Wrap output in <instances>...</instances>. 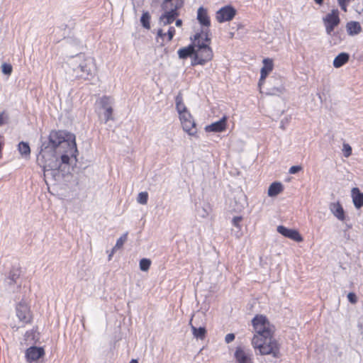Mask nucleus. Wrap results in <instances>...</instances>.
Segmentation results:
<instances>
[{
    "mask_svg": "<svg viewBox=\"0 0 363 363\" xmlns=\"http://www.w3.org/2000/svg\"><path fill=\"white\" fill-rule=\"evenodd\" d=\"M351 195L355 208H361L363 206V193L357 187H354L351 191Z\"/></svg>",
    "mask_w": 363,
    "mask_h": 363,
    "instance_id": "nucleus-17",
    "label": "nucleus"
},
{
    "mask_svg": "<svg viewBox=\"0 0 363 363\" xmlns=\"http://www.w3.org/2000/svg\"><path fill=\"white\" fill-rule=\"evenodd\" d=\"M5 283L9 286H11L13 284H16L13 281H11L9 277L5 279Z\"/></svg>",
    "mask_w": 363,
    "mask_h": 363,
    "instance_id": "nucleus-42",
    "label": "nucleus"
},
{
    "mask_svg": "<svg viewBox=\"0 0 363 363\" xmlns=\"http://www.w3.org/2000/svg\"><path fill=\"white\" fill-rule=\"evenodd\" d=\"M148 194L146 191H143L138 194L137 201L140 204L145 205L147 203Z\"/></svg>",
    "mask_w": 363,
    "mask_h": 363,
    "instance_id": "nucleus-30",
    "label": "nucleus"
},
{
    "mask_svg": "<svg viewBox=\"0 0 363 363\" xmlns=\"http://www.w3.org/2000/svg\"><path fill=\"white\" fill-rule=\"evenodd\" d=\"M301 169L300 166H292L290 167L289 172L290 174H296Z\"/></svg>",
    "mask_w": 363,
    "mask_h": 363,
    "instance_id": "nucleus-40",
    "label": "nucleus"
},
{
    "mask_svg": "<svg viewBox=\"0 0 363 363\" xmlns=\"http://www.w3.org/2000/svg\"><path fill=\"white\" fill-rule=\"evenodd\" d=\"M150 16L148 12H144L141 16L140 22L143 26L147 29L150 28Z\"/></svg>",
    "mask_w": 363,
    "mask_h": 363,
    "instance_id": "nucleus-28",
    "label": "nucleus"
},
{
    "mask_svg": "<svg viewBox=\"0 0 363 363\" xmlns=\"http://www.w3.org/2000/svg\"><path fill=\"white\" fill-rule=\"evenodd\" d=\"M323 23L325 27L326 33L329 35L336 36L337 33H333L334 28L340 23L339 11L333 9L331 13H328L323 18Z\"/></svg>",
    "mask_w": 363,
    "mask_h": 363,
    "instance_id": "nucleus-6",
    "label": "nucleus"
},
{
    "mask_svg": "<svg viewBox=\"0 0 363 363\" xmlns=\"http://www.w3.org/2000/svg\"><path fill=\"white\" fill-rule=\"evenodd\" d=\"M347 32L350 35H354L359 34L362 28L359 22L357 21H350L348 22L346 25Z\"/></svg>",
    "mask_w": 363,
    "mask_h": 363,
    "instance_id": "nucleus-20",
    "label": "nucleus"
},
{
    "mask_svg": "<svg viewBox=\"0 0 363 363\" xmlns=\"http://www.w3.org/2000/svg\"><path fill=\"white\" fill-rule=\"evenodd\" d=\"M129 363H138V360L136 359H132Z\"/></svg>",
    "mask_w": 363,
    "mask_h": 363,
    "instance_id": "nucleus-47",
    "label": "nucleus"
},
{
    "mask_svg": "<svg viewBox=\"0 0 363 363\" xmlns=\"http://www.w3.org/2000/svg\"><path fill=\"white\" fill-rule=\"evenodd\" d=\"M235 357L238 363H254L252 354L243 348L238 347L235 352Z\"/></svg>",
    "mask_w": 363,
    "mask_h": 363,
    "instance_id": "nucleus-11",
    "label": "nucleus"
},
{
    "mask_svg": "<svg viewBox=\"0 0 363 363\" xmlns=\"http://www.w3.org/2000/svg\"><path fill=\"white\" fill-rule=\"evenodd\" d=\"M100 106L104 111L107 110L108 108H112V105L113 103V100L108 96H103L100 99L99 101Z\"/></svg>",
    "mask_w": 363,
    "mask_h": 363,
    "instance_id": "nucleus-26",
    "label": "nucleus"
},
{
    "mask_svg": "<svg viewBox=\"0 0 363 363\" xmlns=\"http://www.w3.org/2000/svg\"><path fill=\"white\" fill-rule=\"evenodd\" d=\"M191 322L192 319H191L189 325L191 326L193 335L197 339L203 340L206 336V328L204 327H199V328H197L196 327L192 325Z\"/></svg>",
    "mask_w": 363,
    "mask_h": 363,
    "instance_id": "nucleus-23",
    "label": "nucleus"
},
{
    "mask_svg": "<svg viewBox=\"0 0 363 363\" xmlns=\"http://www.w3.org/2000/svg\"><path fill=\"white\" fill-rule=\"evenodd\" d=\"M176 0H164L162 4V8L167 9L168 5H175Z\"/></svg>",
    "mask_w": 363,
    "mask_h": 363,
    "instance_id": "nucleus-37",
    "label": "nucleus"
},
{
    "mask_svg": "<svg viewBox=\"0 0 363 363\" xmlns=\"http://www.w3.org/2000/svg\"><path fill=\"white\" fill-rule=\"evenodd\" d=\"M77 152L74 135L62 130H52L48 140L42 142L37 156V162L43 167L45 182L60 180L61 164H69L70 157H76Z\"/></svg>",
    "mask_w": 363,
    "mask_h": 363,
    "instance_id": "nucleus-1",
    "label": "nucleus"
},
{
    "mask_svg": "<svg viewBox=\"0 0 363 363\" xmlns=\"http://www.w3.org/2000/svg\"><path fill=\"white\" fill-rule=\"evenodd\" d=\"M236 9L230 5L220 8L216 13V18L219 23L231 21L236 15Z\"/></svg>",
    "mask_w": 363,
    "mask_h": 363,
    "instance_id": "nucleus-7",
    "label": "nucleus"
},
{
    "mask_svg": "<svg viewBox=\"0 0 363 363\" xmlns=\"http://www.w3.org/2000/svg\"><path fill=\"white\" fill-rule=\"evenodd\" d=\"M183 4V0H176L175 5H168L167 9L162 8L164 13L160 18V25L167 26L172 23L179 16L177 11L182 7Z\"/></svg>",
    "mask_w": 363,
    "mask_h": 363,
    "instance_id": "nucleus-5",
    "label": "nucleus"
},
{
    "mask_svg": "<svg viewBox=\"0 0 363 363\" xmlns=\"http://www.w3.org/2000/svg\"><path fill=\"white\" fill-rule=\"evenodd\" d=\"M277 81L276 85L267 88L266 94L267 95H279L284 91V87L281 84V80L280 77H273Z\"/></svg>",
    "mask_w": 363,
    "mask_h": 363,
    "instance_id": "nucleus-18",
    "label": "nucleus"
},
{
    "mask_svg": "<svg viewBox=\"0 0 363 363\" xmlns=\"http://www.w3.org/2000/svg\"><path fill=\"white\" fill-rule=\"evenodd\" d=\"M20 276L19 271L18 269L13 270L9 273V276L8 277L11 281H13L15 283H17V280L18 279Z\"/></svg>",
    "mask_w": 363,
    "mask_h": 363,
    "instance_id": "nucleus-33",
    "label": "nucleus"
},
{
    "mask_svg": "<svg viewBox=\"0 0 363 363\" xmlns=\"http://www.w3.org/2000/svg\"><path fill=\"white\" fill-rule=\"evenodd\" d=\"M343 150H344V155L346 157H348L352 154V148H351L350 145L348 144L343 145Z\"/></svg>",
    "mask_w": 363,
    "mask_h": 363,
    "instance_id": "nucleus-34",
    "label": "nucleus"
},
{
    "mask_svg": "<svg viewBox=\"0 0 363 363\" xmlns=\"http://www.w3.org/2000/svg\"><path fill=\"white\" fill-rule=\"evenodd\" d=\"M227 117L223 116L219 121L207 125L205 128L207 132H222L226 128Z\"/></svg>",
    "mask_w": 363,
    "mask_h": 363,
    "instance_id": "nucleus-14",
    "label": "nucleus"
},
{
    "mask_svg": "<svg viewBox=\"0 0 363 363\" xmlns=\"http://www.w3.org/2000/svg\"><path fill=\"white\" fill-rule=\"evenodd\" d=\"M182 25V21L181 19H177L176 21V26L179 27Z\"/></svg>",
    "mask_w": 363,
    "mask_h": 363,
    "instance_id": "nucleus-44",
    "label": "nucleus"
},
{
    "mask_svg": "<svg viewBox=\"0 0 363 363\" xmlns=\"http://www.w3.org/2000/svg\"><path fill=\"white\" fill-rule=\"evenodd\" d=\"M350 55L346 52H341L337 55L333 60V66L339 68L347 63L349 60Z\"/></svg>",
    "mask_w": 363,
    "mask_h": 363,
    "instance_id": "nucleus-21",
    "label": "nucleus"
},
{
    "mask_svg": "<svg viewBox=\"0 0 363 363\" xmlns=\"http://www.w3.org/2000/svg\"><path fill=\"white\" fill-rule=\"evenodd\" d=\"M175 33V29L174 27H170L167 31L168 41H171Z\"/></svg>",
    "mask_w": 363,
    "mask_h": 363,
    "instance_id": "nucleus-38",
    "label": "nucleus"
},
{
    "mask_svg": "<svg viewBox=\"0 0 363 363\" xmlns=\"http://www.w3.org/2000/svg\"><path fill=\"white\" fill-rule=\"evenodd\" d=\"M330 211L338 220L343 221L345 218V211L339 202L330 204Z\"/></svg>",
    "mask_w": 363,
    "mask_h": 363,
    "instance_id": "nucleus-16",
    "label": "nucleus"
},
{
    "mask_svg": "<svg viewBox=\"0 0 363 363\" xmlns=\"http://www.w3.org/2000/svg\"><path fill=\"white\" fill-rule=\"evenodd\" d=\"M66 72L71 79H83L89 80L95 74L96 65L91 57H86L84 54L71 57L67 61Z\"/></svg>",
    "mask_w": 363,
    "mask_h": 363,
    "instance_id": "nucleus-3",
    "label": "nucleus"
},
{
    "mask_svg": "<svg viewBox=\"0 0 363 363\" xmlns=\"http://www.w3.org/2000/svg\"><path fill=\"white\" fill-rule=\"evenodd\" d=\"M16 311V315L21 322H22L23 324L30 322L32 315L30 308L27 303L25 302H20L17 304Z\"/></svg>",
    "mask_w": 363,
    "mask_h": 363,
    "instance_id": "nucleus-9",
    "label": "nucleus"
},
{
    "mask_svg": "<svg viewBox=\"0 0 363 363\" xmlns=\"http://www.w3.org/2000/svg\"><path fill=\"white\" fill-rule=\"evenodd\" d=\"M116 251H111V254H109L108 255V259L110 260L111 259V257L113 256V253L115 252Z\"/></svg>",
    "mask_w": 363,
    "mask_h": 363,
    "instance_id": "nucleus-45",
    "label": "nucleus"
},
{
    "mask_svg": "<svg viewBox=\"0 0 363 363\" xmlns=\"http://www.w3.org/2000/svg\"><path fill=\"white\" fill-rule=\"evenodd\" d=\"M347 298L349 300V301L351 303H356L357 302V296L353 292H350L348 294H347Z\"/></svg>",
    "mask_w": 363,
    "mask_h": 363,
    "instance_id": "nucleus-35",
    "label": "nucleus"
},
{
    "mask_svg": "<svg viewBox=\"0 0 363 363\" xmlns=\"http://www.w3.org/2000/svg\"><path fill=\"white\" fill-rule=\"evenodd\" d=\"M197 19L199 22L203 26L209 27L211 21L208 16L206 9L203 7H199L197 11Z\"/></svg>",
    "mask_w": 363,
    "mask_h": 363,
    "instance_id": "nucleus-19",
    "label": "nucleus"
},
{
    "mask_svg": "<svg viewBox=\"0 0 363 363\" xmlns=\"http://www.w3.org/2000/svg\"><path fill=\"white\" fill-rule=\"evenodd\" d=\"M235 340V335L233 333H228L226 335L225 337V341L226 343H230Z\"/></svg>",
    "mask_w": 363,
    "mask_h": 363,
    "instance_id": "nucleus-39",
    "label": "nucleus"
},
{
    "mask_svg": "<svg viewBox=\"0 0 363 363\" xmlns=\"http://www.w3.org/2000/svg\"><path fill=\"white\" fill-rule=\"evenodd\" d=\"M195 53L194 58L192 59L191 65L193 66L203 65L211 61L213 57L212 49L209 44L211 39L208 37V31H202L201 33H196L194 35Z\"/></svg>",
    "mask_w": 363,
    "mask_h": 363,
    "instance_id": "nucleus-4",
    "label": "nucleus"
},
{
    "mask_svg": "<svg viewBox=\"0 0 363 363\" xmlns=\"http://www.w3.org/2000/svg\"><path fill=\"white\" fill-rule=\"evenodd\" d=\"M112 114H113V108H108L107 110L104 111V122L105 123H107L110 120H113Z\"/></svg>",
    "mask_w": 363,
    "mask_h": 363,
    "instance_id": "nucleus-31",
    "label": "nucleus"
},
{
    "mask_svg": "<svg viewBox=\"0 0 363 363\" xmlns=\"http://www.w3.org/2000/svg\"><path fill=\"white\" fill-rule=\"evenodd\" d=\"M139 264H140V270L143 271V272H146L149 269V268L150 267L151 261L149 259L143 258L142 259H140Z\"/></svg>",
    "mask_w": 363,
    "mask_h": 363,
    "instance_id": "nucleus-29",
    "label": "nucleus"
},
{
    "mask_svg": "<svg viewBox=\"0 0 363 363\" xmlns=\"http://www.w3.org/2000/svg\"><path fill=\"white\" fill-rule=\"evenodd\" d=\"M284 188L283 185L280 182L272 183L268 189L269 196H276L281 192H282Z\"/></svg>",
    "mask_w": 363,
    "mask_h": 363,
    "instance_id": "nucleus-22",
    "label": "nucleus"
},
{
    "mask_svg": "<svg viewBox=\"0 0 363 363\" xmlns=\"http://www.w3.org/2000/svg\"><path fill=\"white\" fill-rule=\"evenodd\" d=\"M127 239L128 233L126 232L117 240L115 246L113 247V251H116V250L121 248Z\"/></svg>",
    "mask_w": 363,
    "mask_h": 363,
    "instance_id": "nucleus-27",
    "label": "nucleus"
},
{
    "mask_svg": "<svg viewBox=\"0 0 363 363\" xmlns=\"http://www.w3.org/2000/svg\"><path fill=\"white\" fill-rule=\"evenodd\" d=\"M252 323L255 332L252 340L253 347L258 350L261 355L272 354L274 357H278L279 348L273 338L274 326L262 315H256Z\"/></svg>",
    "mask_w": 363,
    "mask_h": 363,
    "instance_id": "nucleus-2",
    "label": "nucleus"
},
{
    "mask_svg": "<svg viewBox=\"0 0 363 363\" xmlns=\"http://www.w3.org/2000/svg\"><path fill=\"white\" fill-rule=\"evenodd\" d=\"M45 354L44 350L42 347H30L27 349L26 352V357L28 362L36 361L43 357Z\"/></svg>",
    "mask_w": 363,
    "mask_h": 363,
    "instance_id": "nucleus-13",
    "label": "nucleus"
},
{
    "mask_svg": "<svg viewBox=\"0 0 363 363\" xmlns=\"http://www.w3.org/2000/svg\"><path fill=\"white\" fill-rule=\"evenodd\" d=\"M183 130L189 135H195L197 133L196 123L189 113H184L179 118Z\"/></svg>",
    "mask_w": 363,
    "mask_h": 363,
    "instance_id": "nucleus-8",
    "label": "nucleus"
},
{
    "mask_svg": "<svg viewBox=\"0 0 363 363\" xmlns=\"http://www.w3.org/2000/svg\"><path fill=\"white\" fill-rule=\"evenodd\" d=\"M277 230L283 236L292 240L296 242H301L303 240V238L296 230L287 228L284 225H279Z\"/></svg>",
    "mask_w": 363,
    "mask_h": 363,
    "instance_id": "nucleus-10",
    "label": "nucleus"
},
{
    "mask_svg": "<svg viewBox=\"0 0 363 363\" xmlns=\"http://www.w3.org/2000/svg\"><path fill=\"white\" fill-rule=\"evenodd\" d=\"M263 67L261 69V75L259 81V86H261L264 82L267 75L272 71L274 67L273 61L272 59L265 58L263 60Z\"/></svg>",
    "mask_w": 363,
    "mask_h": 363,
    "instance_id": "nucleus-12",
    "label": "nucleus"
},
{
    "mask_svg": "<svg viewBox=\"0 0 363 363\" xmlns=\"http://www.w3.org/2000/svg\"><path fill=\"white\" fill-rule=\"evenodd\" d=\"M4 123V113H0V126Z\"/></svg>",
    "mask_w": 363,
    "mask_h": 363,
    "instance_id": "nucleus-43",
    "label": "nucleus"
},
{
    "mask_svg": "<svg viewBox=\"0 0 363 363\" xmlns=\"http://www.w3.org/2000/svg\"><path fill=\"white\" fill-rule=\"evenodd\" d=\"M176 108L179 114V118L182 117V113H189L186 107L183 103V99L181 94H179L175 98Z\"/></svg>",
    "mask_w": 363,
    "mask_h": 363,
    "instance_id": "nucleus-24",
    "label": "nucleus"
},
{
    "mask_svg": "<svg viewBox=\"0 0 363 363\" xmlns=\"http://www.w3.org/2000/svg\"><path fill=\"white\" fill-rule=\"evenodd\" d=\"M242 220V218L241 216H235L233 218L232 223L234 226L240 229V223L241 222Z\"/></svg>",
    "mask_w": 363,
    "mask_h": 363,
    "instance_id": "nucleus-36",
    "label": "nucleus"
},
{
    "mask_svg": "<svg viewBox=\"0 0 363 363\" xmlns=\"http://www.w3.org/2000/svg\"><path fill=\"white\" fill-rule=\"evenodd\" d=\"M191 40H193L192 44L186 47L182 48L178 50L177 53L180 59L184 60L189 57H193V59L194 58L195 45L194 38H191Z\"/></svg>",
    "mask_w": 363,
    "mask_h": 363,
    "instance_id": "nucleus-15",
    "label": "nucleus"
},
{
    "mask_svg": "<svg viewBox=\"0 0 363 363\" xmlns=\"http://www.w3.org/2000/svg\"><path fill=\"white\" fill-rule=\"evenodd\" d=\"M318 4H322L323 0H314Z\"/></svg>",
    "mask_w": 363,
    "mask_h": 363,
    "instance_id": "nucleus-46",
    "label": "nucleus"
},
{
    "mask_svg": "<svg viewBox=\"0 0 363 363\" xmlns=\"http://www.w3.org/2000/svg\"><path fill=\"white\" fill-rule=\"evenodd\" d=\"M18 150L22 157L28 158L30 154V148L28 143L21 142L18 145Z\"/></svg>",
    "mask_w": 363,
    "mask_h": 363,
    "instance_id": "nucleus-25",
    "label": "nucleus"
},
{
    "mask_svg": "<svg viewBox=\"0 0 363 363\" xmlns=\"http://www.w3.org/2000/svg\"><path fill=\"white\" fill-rule=\"evenodd\" d=\"M1 71L4 74L10 75L12 72V66L7 63H4L1 65Z\"/></svg>",
    "mask_w": 363,
    "mask_h": 363,
    "instance_id": "nucleus-32",
    "label": "nucleus"
},
{
    "mask_svg": "<svg viewBox=\"0 0 363 363\" xmlns=\"http://www.w3.org/2000/svg\"><path fill=\"white\" fill-rule=\"evenodd\" d=\"M166 35V33L163 32L162 29H159L157 31V38H163Z\"/></svg>",
    "mask_w": 363,
    "mask_h": 363,
    "instance_id": "nucleus-41",
    "label": "nucleus"
}]
</instances>
